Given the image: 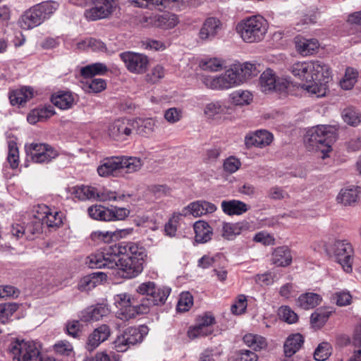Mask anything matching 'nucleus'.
Instances as JSON below:
<instances>
[{
  "label": "nucleus",
  "mask_w": 361,
  "mask_h": 361,
  "mask_svg": "<svg viewBox=\"0 0 361 361\" xmlns=\"http://www.w3.org/2000/svg\"><path fill=\"white\" fill-rule=\"evenodd\" d=\"M336 129L331 126H317L310 129L305 137L304 142L309 150L320 151L322 158L328 157L331 150L332 144L336 140Z\"/></svg>",
  "instance_id": "nucleus-1"
},
{
  "label": "nucleus",
  "mask_w": 361,
  "mask_h": 361,
  "mask_svg": "<svg viewBox=\"0 0 361 361\" xmlns=\"http://www.w3.org/2000/svg\"><path fill=\"white\" fill-rule=\"evenodd\" d=\"M268 28L269 24L262 16H252L239 21L235 32L244 42L252 44L263 41Z\"/></svg>",
  "instance_id": "nucleus-2"
},
{
  "label": "nucleus",
  "mask_w": 361,
  "mask_h": 361,
  "mask_svg": "<svg viewBox=\"0 0 361 361\" xmlns=\"http://www.w3.org/2000/svg\"><path fill=\"white\" fill-rule=\"evenodd\" d=\"M143 165L142 160L136 157H112L104 159L98 166L100 176H117L118 172L134 173Z\"/></svg>",
  "instance_id": "nucleus-3"
},
{
  "label": "nucleus",
  "mask_w": 361,
  "mask_h": 361,
  "mask_svg": "<svg viewBox=\"0 0 361 361\" xmlns=\"http://www.w3.org/2000/svg\"><path fill=\"white\" fill-rule=\"evenodd\" d=\"M56 1H48L36 4L25 11L19 20L22 29L30 30L41 25L58 9Z\"/></svg>",
  "instance_id": "nucleus-4"
},
{
  "label": "nucleus",
  "mask_w": 361,
  "mask_h": 361,
  "mask_svg": "<svg viewBox=\"0 0 361 361\" xmlns=\"http://www.w3.org/2000/svg\"><path fill=\"white\" fill-rule=\"evenodd\" d=\"M137 292L142 295L141 313H147L150 307L164 304L170 294L171 289L169 288H161L156 286L152 281H147L140 284Z\"/></svg>",
  "instance_id": "nucleus-5"
},
{
  "label": "nucleus",
  "mask_w": 361,
  "mask_h": 361,
  "mask_svg": "<svg viewBox=\"0 0 361 361\" xmlns=\"http://www.w3.org/2000/svg\"><path fill=\"white\" fill-rule=\"evenodd\" d=\"M326 250L329 254L333 255L335 261L346 273L352 272L355 252L352 244L348 240H336L326 247Z\"/></svg>",
  "instance_id": "nucleus-6"
},
{
  "label": "nucleus",
  "mask_w": 361,
  "mask_h": 361,
  "mask_svg": "<svg viewBox=\"0 0 361 361\" xmlns=\"http://www.w3.org/2000/svg\"><path fill=\"white\" fill-rule=\"evenodd\" d=\"M9 350L17 361H51L42 357L33 341L16 339L11 343Z\"/></svg>",
  "instance_id": "nucleus-7"
},
{
  "label": "nucleus",
  "mask_w": 361,
  "mask_h": 361,
  "mask_svg": "<svg viewBox=\"0 0 361 361\" xmlns=\"http://www.w3.org/2000/svg\"><path fill=\"white\" fill-rule=\"evenodd\" d=\"M75 197L80 200H98L99 201H124L130 197V194L119 195L115 191H111L106 188L97 190L96 188L81 185L75 188Z\"/></svg>",
  "instance_id": "nucleus-8"
},
{
  "label": "nucleus",
  "mask_w": 361,
  "mask_h": 361,
  "mask_svg": "<svg viewBox=\"0 0 361 361\" xmlns=\"http://www.w3.org/2000/svg\"><path fill=\"white\" fill-rule=\"evenodd\" d=\"M76 4L80 6L93 5L84 13L85 18L92 21L109 17L116 8V0H78Z\"/></svg>",
  "instance_id": "nucleus-9"
},
{
  "label": "nucleus",
  "mask_w": 361,
  "mask_h": 361,
  "mask_svg": "<svg viewBox=\"0 0 361 361\" xmlns=\"http://www.w3.org/2000/svg\"><path fill=\"white\" fill-rule=\"evenodd\" d=\"M115 301L120 309L118 317L122 320L128 321L142 314L140 299L138 300L129 294L121 293L116 296Z\"/></svg>",
  "instance_id": "nucleus-10"
},
{
  "label": "nucleus",
  "mask_w": 361,
  "mask_h": 361,
  "mask_svg": "<svg viewBox=\"0 0 361 361\" xmlns=\"http://www.w3.org/2000/svg\"><path fill=\"white\" fill-rule=\"evenodd\" d=\"M202 81L207 87L214 90H226L240 85L232 66L219 75L203 76Z\"/></svg>",
  "instance_id": "nucleus-11"
},
{
  "label": "nucleus",
  "mask_w": 361,
  "mask_h": 361,
  "mask_svg": "<svg viewBox=\"0 0 361 361\" xmlns=\"http://www.w3.org/2000/svg\"><path fill=\"white\" fill-rule=\"evenodd\" d=\"M259 87L264 93H269L275 91L278 92H286L290 86L288 80L279 78L271 69H267L259 77Z\"/></svg>",
  "instance_id": "nucleus-12"
},
{
  "label": "nucleus",
  "mask_w": 361,
  "mask_h": 361,
  "mask_svg": "<svg viewBox=\"0 0 361 361\" xmlns=\"http://www.w3.org/2000/svg\"><path fill=\"white\" fill-rule=\"evenodd\" d=\"M145 326L140 328L128 327L118 336L114 342V348L118 352H125L130 346L142 342L145 333Z\"/></svg>",
  "instance_id": "nucleus-13"
},
{
  "label": "nucleus",
  "mask_w": 361,
  "mask_h": 361,
  "mask_svg": "<svg viewBox=\"0 0 361 361\" xmlns=\"http://www.w3.org/2000/svg\"><path fill=\"white\" fill-rule=\"evenodd\" d=\"M114 245H111L102 252L91 254L86 259V264L91 269H114L117 266V255L112 251Z\"/></svg>",
  "instance_id": "nucleus-14"
},
{
  "label": "nucleus",
  "mask_w": 361,
  "mask_h": 361,
  "mask_svg": "<svg viewBox=\"0 0 361 361\" xmlns=\"http://www.w3.org/2000/svg\"><path fill=\"white\" fill-rule=\"evenodd\" d=\"M112 251L114 255H117V258L120 256H123L142 265L147 257L145 248L132 242L126 244L114 245V248H113Z\"/></svg>",
  "instance_id": "nucleus-15"
},
{
  "label": "nucleus",
  "mask_w": 361,
  "mask_h": 361,
  "mask_svg": "<svg viewBox=\"0 0 361 361\" xmlns=\"http://www.w3.org/2000/svg\"><path fill=\"white\" fill-rule=\"evenodd\" d=\"M120 57L127 69L133 73L142 74L148 68L149 61L145 54L127 51L121 53Z\"/></svg>",
  "instance_id": "nucleus-16"
},
{
  "label": "nucleus",
  "mask_w": 361,
  "mask_h": 361,
  "mask_svg": "<svg viewBox=\"0 0 361 361\" xmlns=\"http://www.w3.org/2000/svg\"><path fill=\"white\" fill-rule=\"evenodd\" d=\"M26 151L35 163H47L59 155L52 147L44 143H32Z\"/></svg>",
  "instance_id": "nucleus-17"
},
{
  "label": "nucleus",
  "mask_w": 361,
  "mask_h": 361,
  "mask_svg": "<svg viewBox=\"0 0 361 361\" xmlns=\"http://www.w3.org/2000/svg\"><path fill=\"white\" fill-rule=\"evenodd\" d=\"M133 123L129 119H117L108 126L109 136L116 141H125L133 131Z\"/></svg>",
  "instance_id": "nucleus-18"
},
{
  "label": "nucleus",
  "mask_w": 361,
  "mask_h": 361,
  "mask_svg": "<svg viewBox=\"0 0 361 361\" xmlns=\"http://www.w3.org/2000/svg\"><path fill=\"white\" fill-rule=\"evenodd\" d=\"M223 29V23L216 17H207L203 22L199 32L198 38L202 42L214 40Z\"/></svg>",
  "instance_id": "nucleus-19"
},
{
  "label": "nucleus",
  "mask_w": 361,
  "mask_h": 361,
  "mask_svg": "<svg viewBox=\"0 0 361 361\" xmlns=\"http://www.w3.org/2000/svg\"><path fill=\"white\" fill-rule=\"evenodd\" d=\"M118 274L124 279H133L137 276L143 271V265L131 259L120 256L116 258Z\"/></svg>",
  "instance_id": "nucleus-20"
},
{
  "label": "nucleus",
  "mask_w": 361,
  "mask_h": 361,
  "mask_svg": "<svg viewBox=\"0 0 361 361\" xmlns=\"http://www.w3.org/2000/svg\"><path fill=\"white\" fill-rule=\"evenodd\" d=\"M216 210V207L212 202L205 200H197L191 202L183 209L184 215L191 214L195 217H200L211 214Z\"/></svg>",
  "instance_id": "nucleus-21"
},
{
  "label": "nucleus",
  "mask_w": 361,
  "mask_h": 361,
  "mask_svg": "<svg viewBox=\"0 0 361 361\" xmlns=\"http://www.w3.org/2000/svg\"><path fill=\"white\" fill-rule=\"evenodd\" d=\"M272 140L273 135L271 133L267 130H261L247 135L245 139V144L247 148L252 147L262 148L270 145Z\"/></svg>",
  "instance_id": "nucleus-22"
},
{
  "label": "nucleus",
  "mask_w": 361,
  "mask_h": 361,
  "mask_svg": "<svg viewBox=\"0 0 361 361\" xmlns=\"http://www.w3.org/2000/svg\"><path fill=\"white\" fill-rule=\"evenodd\" d=\"M146 22L154 27L168 30L174 27L178 23L176 15L166 13L162 15H155L146 18Z\"/></svg>",
  "instance_id": "nucleus-23"
},
{
  "label": "nucleus",
  "mask_w": 361,
  "mask_h": 361,
  "mask_svg": "<svg viewBox=\"0 0 361 361\" xmlns=\"http://www.w3.org/2000/svg\"><path fill=\"white\" fill-rule=\"evenodd\" d=\"M111 334L110 328L106 324H102L95 329L89 336L86 348L89 351L94 350L99 345L106 341Z\"/></svg>",
  "instance_id": "nucleus-24"
},
{
  "label": "nucleus",
  "mask_w": 361,
  "mask_h": 361,
  "mask_svg": "<svg viewBox=\"0 0 361 361\" xmlns=\"http://www.w3.org/2000/svg\"><path fill=\"white\" fill-rule=\"evenodd\" d=\"M239 84L245 82L247 80L256 76L259 71L255 64L250 63H235L232 66Z\"/></svg>",
  "instance_id": "nucleus-25"
},
{
  "label": "nucleus",
  "mask_w": 361,
  "mask_h": 361,
  "mask_svg": "<svg viewBox=\"0 0 361 361\" xmlns=\"http://www.w3.org/2000/svg\"><path fill=\"white\" fill-rule=\"evenodd\" d=\"M360 190L358 187H350L341 190L336 200L339 204L343 206H353L360 198Z\"/></svg>",
  "instance_id": "nucleus-26"
},
{
  "label": "nucleus",
  "mask_w": 361,
  "mask_h": 361,
  "mask_svg": "<svg viewBox=\"0 0 361 361\" xmlns=\"http://www.w3.org/2000/svg\"><path fill=\"white\" fill-rule=\"evenodd\" d=\"M221 207L222 211L229 216L241 215L250 209L245 202L237 200H224L221 202Z\"/></svg>",
  "instance_id": "nucleus-27"
},
{
  "label": "nucleus",
  "mask_w": 361,
  "mask_h": 361,
  "mask_svg": "<svg viewBox=\"0 0 361 361\" xmlns=\"http://www.w3.org/2000/svg\"><path fill=\"white\" fill-rule=\"evenodd\" d=\"M195 240L198 243H205L212 239L213 229L204 221H198L194 224Z\"/></svg>",
  "instance_id": "nucleus-28"
},
{
  "label": "nucleus",
  "mask_w": 361,
  "mask_h": 361,
  "mask_svg": "<svg viewBox=\"0 0 361 361\" xmlns=\"http://www.w3.org/2000/svg\"><path fill=\"white\" fill-rule=\"evenodd\" d=\"M106 279V275L101 271L94 272L81 279L78 283V289L81 291H89Z\"/></svg>",
  "instance_id": "nucleus-29"
},
{
  "label": "nucleus",
  "mask_w": 361,
  "mask_h": 361,
  "mask_svg": "<svg viewBox=\"0 0 361 361\" xmlns=\"http://www.w3.org/2000/svg\"><path fill=\"white\" fill-rule=\"evenodd\" d=\"M132 122L133 123V130L142 136H149L156 128V122L152 118H137L132 120Z\"/></svg>",
  "instance_id": "nucleus-30"
},
{
  "label": "nucleus",
  "mask_w": 361,
  "mask_h": 361,
  "mask_svg": "<svg viewBox=\"0 0 361 361\" xmlns=\"http://www.w3.org/2000/svg\"><path fill=\"white\" fill-rule=\"evenodd\" d=\"M51 101L61 109H71L75 103L74 97L69 91H58L51 96Z\"/></svg>",
  "instance_id": "nucleus-31"
},
{
  "label": "nucleus",
  "mask_w": 361,
  "mask_h": 361,
  "mask_svg": "<svg viewBox=\"0 0 361 361\" xmlns=\"http://www.w3.org/2000/svg\"><path fill=\"white\" fill-rule=\"evenodd\" d=\"M311 66H314V68H311L312 80L328 83L331 79V72L329 66L319 61H311Z\"/></svg>",
  "instance_id": "nucleus-32"
},
{
  "label": "nucleus",
  "mask_w": 361,
  "mask_h": 361,
  "mask_svg": "<svg viewBox=\"0 0 361 361\" xmlns=\"http://www.w3.org/2000/svg\"><path fill=\"white\" fill-rule=\"evenodd\" d=\"M304 343V338L300 334L290 335L286 340L283 349L286 357H291L296 353Z\"/></svg>",
  "instance_id": "nucleus-33"
},
{
  "label": "nucleus",
  "mask_w": 361,
  "mask_h": 361,
  "mask_svg": "<svg viewBox=\"0 0 361 361\" xmlns=\"http://www.w3.org/2000/svg\"><path fill=\"white\" fill-rule=\"evenodd\" d=\"M311 66V61L297 62L291 66L290 70L294 76L308 82H311L312 79V75L310 73L311 68H314V66Z\"/></svg>",
  "instance_id": "nucleus-34"
},
{
  "label": "nucleus",
  "mask_w": 361,
  "mask_h": 361,
  "mask_svg": "<svg viewBox=\"0 0 361 361\" xmlns=\"http://www.w3.org/2000/svg\"><path fill=\"white\" fill-rule=\"evenodd\" d=\"M310 82L302 84L301 88L305 90L310 96L319 98L326 95L329 91L327 82L318 80H312V82Z\"/></svg>",
  "instance_id": "nucleus-35"
},
{
  "label": "nucleus",
  "mask_w": 361,
  "mask_h": 361,
  "mask_svg": "<svg viewBox=\"0 0 361 361\" xmlns=\"http://www.w3.org/2000/svg\"><path fill=\"white\" fill-rule=\"evenodd\" d=\"M297 51L302 56L313 54L319 48V42L315 39H300L295 42Z\"/></svg>",
  "instance_id": "nucleus-36"
},
{
  "label": "nucleus",
  "mask_w": 361,
  "mask_h": 361,
  "mask_svg": "<svg viewBox=\"0 0 361 361\" xmlns=\"http://www.w3.org/2000/svg\"><path fill=\"white\" fill-rule=\"evenodd\" d=\"M271 260L278 267H286L291 263L292 256L287 247H279L273 252Z\"/></svg>",
  "instance_id": "nucleus-37"
},
{
  "label": "nucleus",
  "mask_w": 361,
  "mask_h": 361,
  "mask_svg": "<svg viewBox=\"0 0 361 361\" xmlns=\"http://www.w3.org/2000/svg\"><path fill=\"white\" fill-rule=\"evenodd\" d=\"M32 97V90L26 87L12 90L9 94L11 105H20Z\"/></svg>",
  "instance_id": "nucleus-38"
},
{
  "label": "nucleus",
  "mask_w": 361,
  "mask_h": 361,
  "mask_svg": "<svg viewBox=\"0 0 361 361\" xmlns=\"http://www.w3.org/2000/svg\"><path fill=\"white\" fill-rule=\"evenodd\" d=\"M243 223H222L221 236L228 240H233L236 235L241 233L242 231L245 228Z\"/></svg>",
  "instance_id": "nucleus-39"
},
{
  "label": "nucleus",
  "mask_w": 361,
  "mask_h": 361,
  "mask_svg": "<svg viewBox=\"0 0 361 361\" xmlns=\"http://www.w3.org/2000/svg\"><path fill=\"white\" fill-rule=\"evenodd\" d=\"M43 213L45 214L41 218L43 224H46L48 227H59L62 221V215L59 212H51L49 208L43 207Z\"/></svg>",
  "instance_id": "nucleus-40"
},
{
  "label": "nucleus",
  "mask_w": 361,
  "mask_h": 361,
  "mask_svg": "<svg viewBox=\"0 0 361 361\" xmlns=\"http://www.w3.org/2000/svg\"><path fill=\"white\" fill-rule=\"evenodd\" d=\"M322 298L319 295L313 293H307L301 295L297 301L298 305L304 310L312 309L319 305Z\"/></svg>",
  "instance_id": "nucleus-41"
},
{
  "label": "nucleus",
  "mask_w": 361,
  "mask_h": 361,
  "mask_svg": "<svg viewBox=\"0 0 361 361\" xmlns=\"http://www.w3.org/2000/svg\"><path fill=\"white\" fill-rule=\"evenodd\" d=\"M107 313L104 307H90L82 312L81 320L84 322L98 321Z\"/></svg>",
  "instance_id": "nucleus-42"
},
{
  "label": "nucleus",
  "mask_w": 361,
  "mask_h": 361,
  "mask_svg": "<svg viewBox=\"0 0 361 361\" xmlns=\"http://www.w3.org/2000/svg\"><path fill=\"white\" fill-rule=\"evenodd\" d=\"M243 341L255 351L264 349L267 345L265 338L257 334H247L243 336Z\"/></svg>",
  "instance_id": "nucleus-43"
},
{
  "label": "nucleus",
  "mask_w": 361,
  "mask_h": 361,
  "mask_svg": "<svg viewBox=\"0 0 361 361\" xmlns=\"http://www.w3.org/2000/svg\"><path fill=\"white\" fill-rule=\"evenodd\" d=\"M107 71V66L104 63H95L82 67L80 73L85 78H92L97 75H104Z\"/></svg>",
  "instance_id": "nucleus-44"
},
{
  "label": "nucleus",
  "mask_w": 361,
  "mask_h": 361,
  "mask_svg": "<svg viewBox=\"0 0 361 361\" xmlns=\"http://www.w3.org/2000/svg\"><path fill=\"white\" fill-rule=\"evenodd\" d=\"M342 117L348 125L355 127L361 123V114L354 107H348L343 110Z\"/></svg>",
  "instance_id": "nucleus-45"
},
{
  "label": "nucleus",
  "mask_w": 361,
  "mask_h": 361,
  "mask_svg": "<svg viewBox=\"0 0 361 361\" xmlns=\"http://www.w3.org/2000/svg\"><path fill=\"white\" fill-rule=\"evenodd\" d=\"M88 214L94 219L109 221L111 210L101 205H94L88 208Z\"/></svg>",
  "instance_id": "nucleus-46"
},
{
  "label": "nucleus",
  "mask_w": 361,
  "mask_h": 361,
  "mask_svg": "<svg viewBox=\"0 0 361 361\" xmlns=\"http://www.w3.org/2000/svg\"><path fill=\"white\" fill-rule=\"evenodd\" d=\"M331 312L332 311L329 309H317L311 315V324L317 327H321L324 326L328 320V318L329 317Z\"/></svg>",
  "instance_id": "nucleus-47"
},
{
  "label": "nucleus",
  "mask_w": 361,
  "mask_h": 361,
  "mask_svg": "<svg viewBox=\"0 0 361 361\" xmlns=\"http://www.w3.org/2000/svg\"><path fill=\"white\" fill-rule=\"evenodd\" d=\"M42 225L43 223L41 221V218L35 216L31 222L25 226V238L28 240L34 239L35 234L42 233Z\"/></svg>",
  "instance_id": "nucleus-48"
},
{
  "label": "nucleus",
  "mask_w": 361,
  "mask_h": 361,
  "mask_svg": "<svg viewBox=\"0 0 361 361\" xmlns=\"http://www.w3.org/2000/svg\"><path fill=\"white\" fill-rule=\"evenodd\" d=\"M232 102L235 105L249 104L252 101V94L247 90H236L231 94Z\"/></svg>",
  "instance_id": "nucleus-49"
},
{
  "label": "nucleus",
  "mask_w": 361,
  "mask_h": 361,
  "mask_svg": "<svg viewBox=\"0 0 361 361\" xmlns=\"http://www.w3.org/2000/svg\"><path fill=\"white\" fill-rule=\"evenodd\" d=\"M357 75L358 73L355 69L350 67L347 68L344 78L340 82L341 87L344 90L353 88L357 81Z\"/></svg>",
  "instance_id": "nucleus-50"
},
{
  "label": "nucleus",
  "mask_w": 361,
  "mask_h": 361,
  "mask_svg": "<svg viewBox=\"0 0 361 361\" xmlns=\"http://www.w3.org/2000/svg\"><path fill=\"white\" fill-rule=\"evenodd\" d=\"M331 354V346L328 342H322L315 349L314 357L317 361H325Z\"/></svg>",
  "instance_id": "nucleus-51"
},
{
  "label": "nucleus",
  "mask_w": 361,
  "mask_h": 361,
  "mask_svg": "<svg viewBox=\"0 0 361 361\" xmlns=\"http://www.w3.org/2000/svg\"><path fill=\"white\" fill-rule=\"evenodd\" d=\"M16 303H3L0 304V322L6 323L18 310Z\"/></svg>",
  "instance_id": "nucleus-52"
},
{
  "label": "nucleus",
  "mask_w": 361,
  "mask_h": 361,
  "mask_svg": "<svg viewBox=\"0 0 361 361\" xmlns=\"http://www.w3.org/2000/svg\"><path fill=\"white\" fill-rule=\"evenodd\" d=\"M353 344L356 350H354L353 356L348 361H361V325L356 327L355 330Z\"/></svg>",
  "instance_id": "nucleus-53"
},
{
  "label": "nucleus",
  "mask_w": 361,
  "mask_h": 361,
  "mask_svg": "<svg viewBox=\"0 0 361 361\" xmlns=\"http://www.w3.org/2000/svg\"><path fill=\"white\" fill-rule=\"evenodd\" d=\"M7 160L10 166L15 169L18 168L19 164V153L17 144L15 142L8 143V153Z\"/></svg>",
  "instance_id": "nucleus-54"
},
{
  "label": "nucleus",
  "mask_w": 361,
  "mask_h": 361,
  "mask_svg": "<svg viewBox=\"0 0 361 361\" xmlns=\"http://www.w3.org/2000/svg\"><path fill=\"white\" fill-rule=\"evenodd\" d=\"M214 329H208L206 326H201L200 324H196L195 326L190 327L188 331V336L192 338H196L201 336H207L212 334Z\"/></svg>",
  "instance_id": "nucleus-55"
},
{
  "label": "nucleus",
  "mask_w": 361,
  "mask_h": 361,
  "mask_svg": "<svg viewBox=\"0 0 361 361\" xmlns=\"http://www.w3.org/2000/svg\"><path fill=\"white\" fill-rule=\"evenodd\" d=\"M193 304V298L190 293H183L180 295L177 305V311L184 312L188 311Z\"/></svg>",
  "instance_id": "nucleus-56"
},
{
  "label": "nucleus",
  "mask_w": 361,
  "mask_h": 361,
  "mask_svg": "<svg viewBox=\"0 0 361 361\" xmlns=\"http://www.w3.org/2000/svg\"><path fill=\"white\" fill-rule=\"evenodd\" d=\"M280 318L288 324H293L298 320V315L288 306H282L279 310Z\"/></svg>",
  "instance_id": "nucleus-57"
},
{
  "label": "nucleus",
  "mask_w": 361,
  "mask_h": 361,
  "mask_svg": "<svg viewBox=\"0 0 361 361\" xmlns=\"http://www.w3.org/2000/svg\"><path fill=\"white\" fill-rule=\"evenodd\" d=\"M226 106L221 102H216L208 104L204 109V114L209 117L225 113Z\"/></svg>",
  "instance_id": "nucleus-58"
},
{
  "label": "nucleus",
  "mask_w": 361,
  "mask_h": 361,
  "mask_svg": "<svg viewBox=\"0 0 361 361\" xmlns=\"http://www.w3.org/2000/svg\"><path fill=\"white\" fill-rule=\"evenodd\" d=\"M164 77V69L161 66L157 65L146 75V81L150 83H156Z\"/></svg>",
  "instance_id": "nucleus-59"
},
{
  "label": "nucleus",
  "mask_w": 361,
  "mask_h": 361,
  "mask_svg": "<svg viewBox=\"0 0 361 361\" xmlns=\"http://www.w3.org/2000/svg\"><path fill=\"white\" fill-rule=\"evenodd\" d=\"M110 210L109 221L123 220L130 214V210L125 207H114Z\"/></svg>",
  "instance_id": "nucleus-60"
},
{
  "label": "nucleus",
  "mask_w": 361,
  "mask_h": 361,
  "mask_svg": "<svg viewBox=\"0 0 361 361\" xmlns=\"http://www.w3.org/2000/svg\"><path fill=\"white\" fill-rule=\"evenodd\" d=\"M241 165L239 159L234 157H230L227 158L224 162V169L225 171L229 173H235Z\"/></svg>",
  "instance_id": "nucleus-61"
},
{
  "label": "nucleus",
  "mask_w": 361,
  "mask_h": 361,
  "mask_svg": "<svg viewBox=\"0 0 361 361\" xmlns=\"http://www.w3.org/2000/svg\"><path fill=\"white\" fill-rule=\"evenodd\" d=\"M257 354L250 350H240L236 353L235 361H257Z\"/></svg>",
  "instance_id": "nucleus-62"
},
{
  "label": "nucleus",
  "mask_w": 361,
  "mask_h": 361,
  "mask_svg": "<svg viewBox=\"0 0 361 361\" xmlns=\"http://www.w3.org/2000/svg\"><path fill=\"white\" fill-rule=\"evenodd\" d=\"M165 119L170 123H175L182 118V111L176 108H170L165 111Z\"/></svg>",
  "instance_id": "nucleus-63"
},
{
  "label": "nucleus",
  "mask_w": 361,
  "mask_h": 361,
  "mask_svg": "<svg viewBox=\"0 0 361 361\" xmlns=\"http://www.w3.org/2000/svg\"><path fill=\"white\" fill-rule=\"evenodd\" d=\"M95 361H120V355L110 352L107 353L106 351L98 352L95 355Z\"/></svg>",
  "instance_id": "nucleus-64"
}]
</instances>
